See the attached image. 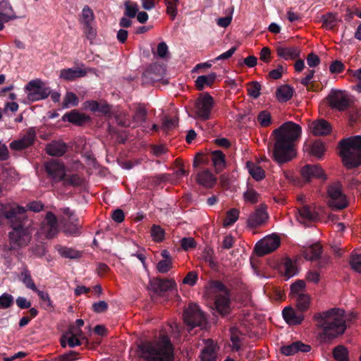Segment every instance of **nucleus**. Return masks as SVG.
<instances>
[{
  "instance_id": "obj_56",
  "label": "nucleus",
  "mask_w": 361,
  "mask_h": 361,
  "mask_svg": "<svg viewBox=\"0 0 361 361\" xmlns=\"http://www.w3.org/2000/svg\"><path fill=\"white\" fill-rule=\"evenodd\" d=\"M349 114V124L350 126H354L357 123L361 121V109H352L348 112Z\"/></svg>"
},
{
  "instance_id": "obj_30",
  "label": "nucleus",
  "mask_w": 361,
  "mask_h": 361,
  "mask_svg": "<svg viewBox=\"0 0 361 361\" xmlns=\"http://www.w3.org/2000/svg\"><path fill=\"white\" fill-rule=\"evenodd\" d=\"M217 78L216 73H211L209 75H202L197 78L195 80L196 88L201 91L207 87H212Z\"/></svg>"
},
{
  "instance_id": "obj_23",
  "label": "nucleus",
  "mask_w": 361,
  "mask_h": 361,
  "mask_svg": "<svg viewBox=\"0 0 361 361\" xmlns=\"http://www.w3.org/2000/svg\"><path fill=\"white\" fill-rule=\"evenodd\" d=\"M310 350L311 346L310 345L305 344L301 341L293 342L290 345H283L281 348V353L286 356H291L298 352L307 353Z\"/></svg>"
},
{
  "instance_id": "obj_2",
  "label": "nucleus",
  "mask_w": 361,
  "mask_h": 361,
  "mask_svg": "<svg viewBox=\"0 0 361 361\" xmlns=\"http://www.w3.org/2000/svg\"><path fill=\"white\" fill-rule=\"evenodd\" d=\"M1 215L13 228V231L8 233V250H16L27 245L31 239V235L28 228L30 224H28L26 209L18 205L4 208L1 211Z\"/></svg>"
},
{
  "instance_id": "obj_19",
  "label": "nucleus",
  "mask_w": 361,
  "mask_h": 361,
  "mask_svg": "<svg viewBox=\"0 0 361 361\" xmlns=\"http://www.w3.org/2000/svg\"><path fill=\"white\" fill-rule=\"evenodd\" d=\"M36 139L35 130L30 128L22 138L13 140L10 143V147L13 150L20 151L32 145Z\"/></svg>"
},
{
  "instance_id": "obj_10",
  "label": "nucleus",
  "mask_w": 361,
  "mask_h": 361,
  "mask_svg": "<svg viewBox=\"0 0 361 361\" xmlns=\"http://www.w3.org/2000/svg\"><path fill=\"white\" fill-rule=\"evenodd\" d=\"M269 216L265 204H260L250 214L247 219V226L250 228L255 229L264 226L269 221Z\"/></svg>"
},
{
  "instance_id": "obj_26",
  "label": "nucleus",
  "mask_w": 361,
  "mask_h": 361,
  "mask_svg": "<svg viewBox=\"0 0 361 361\" xmlns=\"http://www.w3.org/2000/svg\"><path fill=\"white\" fill-rule=\"evenodd\" d=\"M67 150V145L61 141H52L46 147L47 153L52 157H62Z\"/></svg>"
},
{
  "instance_id": "obj_44",
  "label": "nucleus",
  "mask_w": 361,
  "mask_h": 361,
  "mask_svg": "<svg viewBox=\"0 0 361 361\" xmlns=\"http://www.w3.org/2000/svg\"><path fill=\"white\" fill-rule=\"evenodd\" d=\"M333 356L337 361H348V351L343 345H338L333 350Z\"/></svg>"
},
{
  "instance_id": "obj_20",
  "label": "nucleus",
  "mask_w": 361,
  "mask_h": 361,
  "mask_svg": "<svg viewBox=\"0 0 361 361\" xmlns=\"http://www.w3.org/2000/svg\"><path fill=\"white\" fill-rule=\"evenodd\" d=\"M42 226L49 239L54 238L59 231L57 218L51 212L47 213Z\"/></svg>"
},
{
  "instance_id": "obj_28",
  "label": "nucleus",
  "mask_w": 361,
  "mask_h": 361,
  "mask_svg": "<svg viewBox=\"0 0 361 361\" xmlns=\"http://www.w3.org/2000/svg\"><path fill=\"white\" fill-rule=\"evenodd\" d=\"M59 254L64 258L71 259H78L82 256V251L75 250L73 247H68L61 245H57L55 247Z\"/></svg>"
},
{
  "instance_id": "obj_29",
  "label": "nucleus",
  "mask_w": 361,
  "mask_h": 361,
  "mask_svg": "<svg viewBox=\"0 0 361 361\" xmlns=\"http://www.w3.org/2000/svg\"><path fill=\"white\" fill-rule=\"evenodd\" d=\"M322 253V246L319 243H314L305 249L303 256L307 260L314 261L320 259Z\"/></svg>"
},
{
  "instance_id": "obj_34",
  "label": "nucleus",
  "mask_w": 361,
  "mask_h": 361,
  "mask_svg": "<svg viewBox=\"0 0 361 361\" xmlns=\"http://www.w3.org/2000/svg\"><path fill=\"white\" fill-rule=\"evenodd\" d=\"M216 181V178L209 171H203L197 175V182L207 188H212Z\"/></svg>"
},
{
  "instance_id": "obj_45",
  "label": "nucleus",
  "mask_w": 361,
  "mask_h": 361,
  "mask_svg": "<svg viewBox=\"0 0 361 361\" xmlns=\"http://www.w3.org/2000/svg\"><path fill=\"white\" fill-rule=\"evenodd\" d=\"M210 287L214 292L218 293L221 295H230L231 291L229 288L220 281H212Z\"/></svg>"
},
{
  "instance_id": "obj_25",
  "label": "nucleus",
  "mask_w": 361,
  "mask_h": 361,
  "mask_svg": "<svg viewBox=\"0 0 361 361\" xmlns=\"http://www.w3.org/2000/svg\"><path fill=\"white\" fill-rule=\"evenodd\" d=\"M311 132L316 136H323L331 132V124L324 119H319L309 125Z\"/></svg>"
},
{
  "instance_id": "obj_31",
  "label": "nucleus",
  "mask_w": 361,
  "mask_h": 361,
  "mask_svg": "<svg viewBox=\"0 0 361 361\" xmlns=\"http://www.w3.org/2000/svg\"><path fill=\"white\" fill-rule=\"evenodd\" d=\"M147 116V111L142 105H139L135 110L133 116L131 123H133V127H138L142 126L145 121Z\"/></svg>"
},
{
  "instance_id": "obj_21",
  "label": "nucleus",
  "mask_w": 361,
  "mask_h": 361,
  "mask_svg": "<svg viewBox=\"0 0 361 361\" xmlns=\"http://www.w3.org/2000/svg\"><path fill=\"white\" fill-rule=\"evenodd\" d=\"M282 315L289 325L300 324L305 318L302 312L296 311L291 307H286L282 311Z\"/></svg>"
},
{
  "instance_id": "obj_43",
  "label": "nucleus",
  "mask_w": 361,
  "mask_h": 361,
  "mask_svg": "<svg viewBox=\"0 0 361 361\" xmlns=\"http://www.w3.org/2000/svg\"><path fill=\"white\" fill-rule=\"evenodd\" d=\"M308 149L312 155L319 159L322 158L325 151L324 143L320 140L314 141L312 145L309 146Z\"/></svg>"
},
{
  "instance_id": "obj_12",
  "label": "nucleus",
  "mask_w": 361,
  "mask_h": 361,
  "mask_svg": "<svg viewBox=\"0 0 361 361\" xmlns=\"http://www.w3.org/2000/svg\"><path fill=\"white\" fill-rule=\"evenodd\" d=\"M280 244L281 240L277 235L268 236L256 243L254 251L258 256L262 257L274 251Z\"/></svg>"
},
{
  "instance_id": "obj_3",
  "label": "nucleus",
  "mask_w": 361,
  "mask_h": 361,
  "mask_svg": "<svg viewBox=\"0 0 361 361\" xmlns=\"http://www.w3.org/2000/svg\"><path fill=\"white\" fill-rule=\"evenodd\" d=\"M319 328L322 332L319 334L321 343H329L332 340L342 335L346 329V318L344 310L340 308H332L314 316Z\"/></svg>"
},
{
  "instance_id": "obj_15",
  "label": "nucleus",
  "mask_w": 361,
  "mask_h": 361,
  "mask_svg": "<svg viewBox=\"0 0 361 361\" xmlns=\"http://www.w3.org/2000/svg\"><path fill=\"white\" fill-rule=\"evenodd\" d=\"M298 221L305 226H309L312 223L320 219L319 214L315 207L312 208L309 205H302L298 209Z\"/></svg>"
},
{
  "instance_id": "obj_41",
  "label": "nucleus",
  "mask_w": 361,
  "mask_h": 361,
  "mask_svg": "<svg viewBox=\"0 0 361 361\" xmlns=\"http://www.w3.org/2000/svg\"><path fill=\"white\" fill-rule=\"evenodd\" d=\"M322 26L326 29L334 30L338 21L337 15L333 13H328L322 17Z\"/></svg>"
},
{
  "instance_id": "obj_52",
  "label": "nucleus",
  "mask_w": 361,
  "mask_h": 361,
  "mask_svg": "<svg viewBox=\"0 0 361 361\" xmlns=\"http://www.w3.org/2000/svg\"><path fill=\"white\" fill-rule=\"evenodd\" d=\"M14 303V298L12 295L4 293L0 296V309L11 307Z\"/></svg>"
},
{
  "instance_id": "obj_27",
  "label": "nucleus",
  "mask_w": 361,
  "mask_h": 361,
  "mask_svg": "<svg viewBox=\"0 0 361 361\" xmlns=\"http://www.w3.org/2000/svg\"><path fill=\"white\" fill-rule=\"evenodd\" d=\"M87 71L80 68H63L60 71V78L67 80L73 81L77 78L85 76Z\"/></svg>"
},
{
  "instance_id": "obj_6",
  "label": "nucleus",
  "mask_w": 361,
  "mask_h": 361,
  "mask_svg": "<svg viewBox=\"0 0 361 361\" xmlns=\"http://www.w3.org/2000/svg\"><path fill=\"white\" fill-rule=\"evenodd\" d=\"M183 321L190 331L195 327L203 326L206 323V317L200 307L191 303L183 312Z\"/></svg>"
},
{
  "instance_id": "obj_7",
  "label": "nucleus",
  "mask_w": 361,
  "mask_h": 361,
  "mask_svg": "<svg viewBox=\"0 0 361 361\" xmlns=\"http://www.w3.org/2000/svg\"><path fill=\"white\" fill-rule=\"evenodd\" d=\"M328 205L334 210H341L348 205L345 195L342 191V185L339 183L330 185L327 189Z\"/></svg>"
},
{
  "instance_id": "obj_8",
  "label": "nucleus",
  "mask_w": 361,
  "mask_h": 361,
  "mask_svg": "<svg viewBox=\"0 0 361 361\" xmlns=\"http://www.w3.org/2000/svg\"><path fill=\"white\" fill-rule=\"evenodd\" d=\"M214 105V99L208 92L200 94L196 99L194 106L197 117L203 121L210 119Z\"/></svg>"
},
{
  "instance_id": "obj_33",
  "label": "nucleus",
  "mask_w": 361,
  "mask_h": 361,
  "mask_svg": "<svg viewBox=\"0 0 361 361\" xmlns=\"http://www.w3.org/2000/svg\"><path fill=\"white\" fill-rule=\"evenodd\" d=\"M294 90L288 85L280 86L276 92V97L281 102H286L290 100L293 95Z\"/></svg>"
},
{
  "instance_id": "obj_46",
  "label": "nucleus",
  "mask_w": 361,
  "mask_h": 361,
  "mask_svg": "<svg viewBox=\"0 0 361 361\" xmlns=\"http://www.w3.org/2000/svg\"><path fill=\"white\" fill-rule=\"evenodd\" d=\"M239 211L237 209H231L228 211L226 216L224 220V226L229 227L232 226L238 219Z\"/></svg>"
},
{
  "instance_id": "obj_38",
  "label": "nucleus",
  "mask_w": 361,
  "mask_h": 361,
  "mask_svg": "<svg viewBox=\"0 0 361 361\" xmlns=\"http://www.w3.org/2000/svg\"><path fill=\"white\" fill-rule=\"evenodd\" d=\"M60 343L63 348H66L67 345L70 348H74L81 345V341L78 338L73 336V335H69L65 332H63L61 336Z\"/></svg>"
},
{
  "instance_id": "obj_37",
  "label": "nucleus",
  "mask_w": 361,
  "mask_h": 361,
  "mask_svg": "<svg viewBox=\"0 0 361 361\" xmlns=\"http://www.w3.org/2000/svg\"><path fill=\"white\" fill-rule=\"evenodd\" d=\"M35 293L37 294L44 310L50 312L54 310L53 301L51 300V298L47 291H43L38 289Z\"/></svg>"
},
{
  "instance_id": "obj_16",
  "label": "nucleus",
  "mask_w": 361,
  "mask_h": 361,
  "mask_svg": "<svg viewBox=\"0 0 361 361\" xmlns=\"http://www.w3.org/2000/svg\"><path fill=\"white\" fill-rule=\"evenodd\" d=\"M275 49L277 56L286 61L295 60L300 55V49L298 47L283 42H277Z\"/></svg>"
},
{
  "instance_id": "obj_18",
  "label": "nucleus",
  "mask_w": 361,
  "mask_h": 361,
  "mask_svg": "<svg viewBox=\"0 0 361 361\" xmlns=\"http://www.w3.org/2000/svg\"><path fill=\"white\" fill-rule=\"evenodd\" d=\"M300 175L306 183L310 182L313 178H326L323 169L319 165H305L300 169Z\"/></svg>"
},
{
  "instance_id": "obj_57",
  "label": "nucleus",
  "mask_w": 361,
  "mask_h": 361,
  "mask_svg": "<svg viewBox=\"0 0 361 361\" xmlns=\"http://www.w3.org/2000/svg\"><path fill=\"white\" fill-rule=\"evenodd\" d=\"M64 105L68 106L69 105L72 106H77L79 101L76 94L73 92H68L66 94V96L63 99Z\"/></svg>"
},
{
  "instance_id": "obj_54",
  "label": "nucleus",
  "mask_w": 361,
  "mask_h": 361,
  "mask_svg": "<svg viewBox=\"0 0 361 361\" xmlns=\"http://www.w3.org/2000/svg\"><path fill=\"white\" fill-rule=\"evenodd\" d=\"M349 263L354 271L361 273V254H352Z\"/></svg>"
},
{
  "instance_id": "obj_62",
  "label": "nucleus",
  "mask_w": 361,
  "mask_h": 361,
  "mask_svg": "<svg viewBox=\"0 0 361 361\" xmlns=\"http://www.w3.org/2000/svg\"><path fill=\"white\" fill-rule=\"evenodd\" d=\"M259 193L253 189L247 190L244 193V197L245 200L250 202L252 204L258 202Z\"/></svg>"
},
{
  "instance_id": "obj_9",
  "label": "nucleus",
  "mask_w": 361,
  "mask_h": 361,
  "mask_svg": "<svg viewBox=\"0 0 361 361\" xmlns=\"http://www.w3.org/2000/svg\"><path fill=\"white\" fill-rule=\"evenodd\" d=\"M27 93V99L31 102L44 99L48 97L51 93V89L45 86L40 80H32L25 86Z\"/></svg>"
},
{
  "instance_id": "obj_22",
  "label": "nucleus",
  "mask_w": 361,
  "mask_h": 361,
  "mask_svg": "<svg viewBox=\"0 0 361 361\" xmlns=\"http://www.w3.org/2000/svg\"><path fill=\"white\" fill-rule=\"evenodd\" d=\"M62 119L64 121H68L75 126H81L88 123L90 121V117L74 109L65 114Z\"/></svg>"
},
{
  "instance_id": "obj_14",
  "label": "nucleus",
  "mask_w": 361,
  "mask_h": 361,
  "mask_svg": "<svg viewBox=\"0 0 361 361\" xmlns=\"http://www.w3.org/2000/svg\"><path fill=\"white\" fill-rule=\"evenodd\" d=\"M176 283L173 279L152 278L149 281L148 289L158 295H162L165 292L175 289Z\"/></svg>"
},
{
  "instance_id": "obj_63",
  "label": "nucleus",
  "mask_w": 361,
  "mask_h": 361,
  "mask_svg": "<svg viewBox=\"0 0 361 361\" xmlns=\"http://www.w3.org/2000/svg\"><path fill=\"white\" fill-rule=\"evenodd\" d=\"M180 245L184 250H189L196 247V242L192 238H183L180 240Z\"/></svg>"
},
{
  "instance_id": "obj_59",
  "label": "nucleus",
  "mask_w": 361,
  "mask_h": 361,
  "mask_svg": "<svg viewBox=\"0 0 361 361\" xmlns=\"http://www.w3.org/2000/svg\"><path fill=\"white\" fill-rule=\"evenodd\" d=\"M172 268V262L169 259L160 260L157 264V269L159 273L165 274Z\"/></svg>"
},
{
  "instance_id": "obj_64",
  "label": "nucleus",
  "mask_w": 361,
  "mask_h": 361,
  "mask_svg": "<svg viewBox=\"0 0 361 361\" xmlns=\"http://www.w3.org/2000/svg\"><path fill=\"white\" fill-rule=\"evenodd\" d=\"M344 64L338 60L333 61L329 67V70L332 73H341L344 71Z\"/></svg>"
},
{
  "instance_id": "obj_53",
  "label": "nucleus",
  "mask_w": 361,
  "mask_h": 361,
  "mask_svg": "<svg viewBox=\"0 0 361 361\" xmlns=\"http://www.w3.org/2000/svg\"><path fill=\"white\" fill-rule=\"evenodd\" d=\"M216 355L212 347L207 346L204 348L201 353L202 361H216Z\"/></svg>"
},
{
  "instance_id": "obj_13",
  "label": "nucleus",
  "mask_w": 361,
  "mask_h": 361,
  "mask_svg": "<svg viewBox=\"0 0 361 361\" xmlns=\"http://www.w3.org/2000/svg\"><path fill=\"white\" fill-rule=\"evenodd\" d=\"M44 170L54 185L63 178L65 166L62 162L52 159L44 163Z\"/></svg>"
},
{
  "instance_id": "obj_11",
  "label": "nucleus",
  "mask_w": 361,
  "mask_h": 361,
  "mask_svg": "<svg viewBox=\"0 0 361 361\" xmlns=\"http://www.w3.org/2000/svg\"><path fill=\"white\" fill-rule=\"evenodd\" d=\"M329 106L339 111L346 110L350 106V99L341 90H332L326 97Z\"/></svg>"
},
{
  "instance_id": "obj_1",
  "label": "nucleus",
  "mask_w": 361,
  "mask_h": 361,
  "mask_svg": "<svg viewBox=\"0 0 361 361\" xmlns=\"http://www.w3.org/2000/svg\"><path fill=\"white\" fill-rule=\"evenodd\" d=\"M301 133L300 126L293 121L285 122L274 130L271 133L274 140V146L271 150L269 149L271 159L279 165L292 160L296 155L295 142L299 139Z\"/></svg>"
},
{
  "instance_id": "obj_40",
  "label": "nucleus",
  "mask_w": 361,
  "mask_h": 361,
  "mask_svg": "<svg viewBox=\"0 0 361 361\" xmlns=\"http://www.w3.org/2000/svg\"><path fill=\"white\" fill-rule=\"evenodd\" d=\"M296 300L297 308L300 312H305L309 309L310 298L307 294H298L294 297Z\"/></svg>"
},
{
  "instance_id": "obj_35",
  "label": "nucleus",
  "mask_w": 361,
  "mask_h": 361,
  "mask_svg": "<svg viewBox=\"0 0 361 361\" xmlns=\"http://www.w3.org/2000/svg\"><path fill=\"white\" fill-rule=\"evenodd\" d=\"M246 166L249 173L255 180L260 181L264 178L265 171L261 166L256 165L252 161H247Z\"/></svg>"
},
{
  "instance_id": "obj_39",
  "label": "nucleus",
  "mask_w": 361,
  "mask_h": 361,
  "mask_svg": "<svg viewBox=\"0 0 361 361\" xmlns=\"http://www.w3.org/2000/svg\"><path fill=\"white\" fill-rule=\"evenodd\" d=\"M63 181L64 185H71L73 187H78L82 185L83 183L82 178L78 174L68 175L64 171Z\"/></svg>"
},
{
  "instance_id": "obj_49",
  "label": "nucleus",
  "mask_w": 361,
  "mask_h": 361,
  "mask_svg": "<svg viewBox=\"0 0 361 361\" xmlns=\"http://www.w3.org/2000/svg\"><path fill=\"white\" fill-rule=\"evenodd\" d=\"M257 119L262 127H268L272 122L271 114L267 111H260Z\"/></svg>"
},
{
  "instance_id": "obj_58",
  "label": "nucleus",
  "mask_w": 361,
  "mask_h": 361,
  "mask_svg": "<svg viewBox=\"0 0 361 361\" xmlns=\"http://www.w3.org/2000/svg\"><path fill=\"white\" fill-rule=\"evenodd\" d=\"M305 283L302 280H298L290 286V294L296 297L298 294H302L301 291L305 288Z\"/></svg>"
},
{
  "instance_id": "obj_61",
  "label": "nucleus",
  "mask_w": 361,
  "mask_h": 361,
  "mask_svg": "<svg viewBox=\"0 0 361 361\" xmlns=\"http://www.w3.org/2000/svg\"><path fill=\"white\" fill-rule=\"evenodd\" d=\"M109 308V305L106 302L100 300L94 302L92 305V310L96 313L105 312Z\"/></svg>"
},
{
  "instance_id": "obj_50",
  "label": "nucleus",
  "mask_w": 361,
  "mask_h": 361,
  "mask_svg": "<svg viewBox=\"0 0 361 361\" xmlns=\"http://www.w3.org/2000/svg\"><path fill=\"white\" fill-rule=\"evenodd\" d=\"M179 0H165L166 5V12L170 16L171 20H174L177 15V6Z\"/></svg>"
},
{
  "instance_id": "obj_36",
  "label": "nucleus",
  "mask_w": 361,
  "mask_h": 361,
  "mask_svg": "<svg viewBox=\"0 0 361 361\" xmlns=\"http://www.w3.org/2000/svg\"><path fill=\"white\" fill-rule=\"evenodd\" d=\"M20 281L25 286V287L28 289L32 290L33 292H35L38 290L37 288L34 280L31 276L30 271L25 267L21 271L20 276Z\"/></svg>"
},
{
  "instance_id": "obj_51",
  "label": "nucleus",
  "mask_w": 361,
  "mask_h": 361,
  "mask_svg": "<svg viewBox=\"0 0 361 361\" xmlns=\"http://www.w3.org/2000/svg\"><path fill=\"white\" fill-rule=\"evenodd\" d=\"M247 92L248 94L253 97L254 99H257L260 95L261 90V85L257 81H252L248 84L247 86Z\"/></svg>"
},
{
  "instance_id": "obj_5",
  "label": "nucleus",
  "mask_w": 361,
  "mask_h": 361,
  "mask_svg": "<svg viewBox=\"0 0 361 361\" xmlns=\"http://www.w3.org/2000/svg\"><path fill=\"white\" fill-rule=\"evenodd\" d=\"M140 348L147 361H173V348L169 339L156 345L145 343Z\"/></svg>"
},
{
  "instance_id": "obj_47",
  "label": "nucleus",
  "mask_w": 361,
  "mask_h": 361,
  "mask_svg": "<svg viewBox=\"0 0 361 361\" xmlns=\"http://www.w3.org/2000/svg\"><path fill=\"white\" fill-rule=\"evenodd\" d=\"M283 268L285 276L288 279L297 274V267L290 258H286L285 259Z\"/></svg>"
},
{
  "instance_id": "obj_60",
  "label": "nucleus",
  "mask_w": 361,
  "mask_h": 361,
  "mask_svg": "<svg viewBox=\"0 0 361 361\" xmlns=\"http://www.w3.org/2000/svg\"><path fill=\"white\" fill-rule=\"evenodd\" d=\"M84 25L90 24L93 20L94 13L88 6H85L82 11Z\"/></svg>"
},
{
  "instance_id": "obj_32",
  "label": "nucleus",
  "mask_w": 361,
  "mask_h": 361,
  "mask_svg": "<svg viewBox=\"0 0 361 361\" xmlns=\"http://www.w3.org/2000/svg\"><path fill=\"white\" fill-rule=\"evenodd\" d=\"M212 160L216 173H220L226 166L225 154L220 150L212 152Z\"/></svg>"
},
{
  "instance_id": "obj_4",
  "label": "nucleus",
  "mask_w": 361,
  "mask_h": 361,
  "mask_svg": "<svg viewBox=\"0 0 361 361\" xmlns=\"http://www.w3.org/2000/svg\"><path fill=\"white\" fill-rule=\"evenodd\" d=\"M338 154L347 169L361 165V135L341 139L338 143Z\"/></svg>"
},
{
  "instance_id": "obj_55",
  "label": "nucleus",
  "mask_w": 361,
  "mask_h": 361,
  "mask_svg": "<svg viewBox=\"0 0 361 361\" xmlns=\"http://www.w3.org/2000/svg\"><path fill=\"white\" fill-rule=\"evenodd\" d=\"M169 180L168 174H159L150 178L149 180V184L150 186L153 188H157L161 185V184L164 182H166Z\"/></svg>"
},
{
  "instance_id": "obj_42",
  "label": "nucleus",
  "mask_w": 361,
  "mask_h": 361,
  "mask_svg": "<svg viewBox=\"0 0 361 361\" xmlns=\"http://www.w3.org/2000/svg\"><path fill=\"white\" fill-rule=\"evenodd\" d=\"M123 5L125 8L124 16L129 18H135L139 11L137 4L134 1H126Z\"/></svg>"
},
{
  "instance_id": "obj_48",
  "label": "nucleus",
  "mask_w": 361,
  "mask_h": 361,
  "mask_svg": "<svg viewBox=\"0 0 361 361\" xmlns=\"http://www.w3.org/2000/svg\"><path fill=\"white\" fill-rule=\"evenodd\" d=\"M151 235L156 242H161L164 239L165 231L159 225L154 224L151 228Z\"/></svg>"
},
{
  "instance_id": "obj_24",
  "label": "nucleus",
  "mask_w": 361,
  "mask_h": 361,
  "mask_svg": "<svg viewBox=\"0 0 361 361\" xmlns=\"http://www.w3.org/2000/svg\"><path fill=\"white\" fill-rule=\"evenodd\" d=\"M215 310L222 316L227 315L231 312L230 295L217 294L214 301Z\"/></svg>"
},
{
  "instance_id": "obj_17",
  "label": "nucleus",
  "mask_w": 361,
  "mask_h": 361,
  "mask_svg": "<svg viewBox=\"0 0 361 361\" xmlns=\"http://www.w3.org/2000/svg\"><path fill=\"white\" fill-rule=\"evenodd\" d=\"M59 224L63 233L67 236H79L81 234L82 224L79 219H66L65 216H59Z\"/></svg>"
}]
</instances>
